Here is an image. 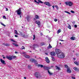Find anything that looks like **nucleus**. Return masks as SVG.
I'll use <instances>...</instances> for the list:
<instances>
[{
    "instance_id": "13",
    "label": "nucleus",
    "mask_w": 79,
    "mask_h": 79,
    "mask_svg": "<svg viewBox=\"0 0 79 79\" xmlns=\"http://www.w3.org/2000/svg\"><path fill=\"white\" fill-rule=\"evenodd\" d=\"M26 18L27 21L28 22H29V21H31V17H30V16H27Z\"/></svg>"
},
{
    "instance_id": "64",
    "label": "nucleus",
    "mask_w": 79,
    "mask_h": 79,
    "mask_svg": "<svg viewBox=\"0 0 79 79\" xmlns=\"http://www.w3.org/2000/svg\"><path fill=\"white\" fill-rule=\"evenodd\" d=\"M35 58H36V56H35Z\"/></svg>"
},
{
    "instance_id": "37",
    "label": "nucleus",
    "mask_w": 79,
    "mask_h": 79,
    "mask_svg": "<svg viewBox=\"0 0 79 79\" xmlns=\"http://www.w3.org/2000/svg\"><path fill=\"white\" fill-rule=\"evenodd\" d=\"M28 69H31V66L28 65Z\"/></svg>"
},
{
    "instance_id": "31",
    "label": "nucleus",
    "mask_w": 79,
    "mask_h": 79,
    "mask_svg": "<svg viewBox=\"0 0 79 79\" xmlns=\"http://www.w3.org/2000/svg\"><path fill=\"white\" fill-rule=\"evenodd\" d=\"M0 23H1V24L2 25V26H4V27H6V25H5L4 24H3V23H2V22H0Z\"/></svg>"
},
{
    "instance_id": "36",
    "label": "nucleus",
    "mask_w": 79,
    "mask_h": 79,
    "mask_svg": "<svg viewBox=\"0 0 79 79\" xmlns=\"http://www.w3.org/2000/svg\"><path fill=\"white\" fill-rule=\"evenodd\" d=\"M10 40H11V41H12V42H15V43H16V42L15 40H14L13 39H10Z\"/></svg>"
},
{
    "instance_id": "17",
    "label": "nucleus",
    "mask_w": 79,
    "mask_h": 79,
    "mask_svg": "<svg viewBox=\"0 0 79 79\" xmlns=\"http://www.w3.org/2000/svg\"><path fill=\"white\" fill-rule=\"evenodd\" d=\"M24 56L26 58H30V56H29L27 55H24Z\"/></svg>"
},
{
    "instance_id": "21",
    "label": "nucleus",
    "mask_w": 79,
    "mask_h": 79,
    "mask_svg": "<svg viewBox=\"0 0 79 79\" xmlns=\"http://www.w3.org/2000/svg\"><path fill=\"white\" fill-rule=\"evenodd\" d=\"M3 44L5 45V46H10V44L7 43H6V44L4 43Z\"/></svg>"
},
{
    "instance_id": "2",
    "label": "nucleus",
    "mask_w": 79,
    "mask_h": 79,
    "mask_svg": "<svg viewBox=\"0 0 79 79\" xmlns=\"http://www.w3.org/2000/svg\"><path fill=\"white\" fill-rule=\"evenodd\" d=\"M6 58L7 59H8V60H12L13 59H15V58H16V57L15 56H6Z\"/></svg>"
},
{
    "instance_id": "58",
    "label": "nucleus",
    "mask_w": 79,
    "mask_h": 79,
    "mask_svg": "<svg viewBox=\"0 0 79 79\" xmlns=\"http://www.w3.org/2000/svg\"><path fill=\"white\" fill-rule=\"evenodd\" d=\"M60 40L61 41H63V40Z\"/></svg>"
},
{
    "instance_id": "62",
    "label": "nucleus",
    "mask_w": 79,
    "mask_h": 79,
    "mask_svg": "<svg viewBox=\"0 0 79 79\" xmlns=\"http://www.w3.org/2000/svg\"><path fill=\"white\" fill-rule=\"evenodd\" d=\"M23 37H24V34H23Z\"/></svg>"
},
{
    "instance_id": "46",
    "label": "nucleus",
    "mask_w": 79,
    "mask_h": 79,
    "mask_svg": "<svg viewBox=\"0 0 79 79\" xmlns=\"http://www.w3.org/2000/svg\"><path fill=\"white\" fill-rule=\"evenodd\" d=\"M6 11H8V8L6 7Z\"/></svg>"
},
{
    "instance_id": "53",
    "label": "nucleus",
    "mask_w": 79,
    "mask_h": 79,
    "mask_svg": "<svg viewBox=\"0 0 79 79\" xmlns=\"http://www.w3.org/2000/svg\"><path fill=\"white\" fill-rule=\"evenodd\" d=\"M53 67H54L53 66H51L50 67L51 68H53Z\"/></svg>"
},
{
    "instance_id": "52",
    "label": "nucleus",
    "mask_w": 79,
    "mask_h": 79,
    "mask_svg": "<svg viewBox=\"0 0 79 79\" xmlns=\"http://www.w3.org/2000/svg\"><path fill=\"white\" fill-rule=\"evenodd\" d=\"M18 53V52H16V51H15V54H16V53Z\"/></svg>"
},
{
    "instance_id": "55",
    "label": "nucleus",
    "mask_w": 79,
    "mask_h": 79,
    "mask_svg": "<svg viewBox=\"0 0 79 79\" xmlns=\"http://www.w3.org/2000/svg\"><path fill=\"white\" fill-rule=\"evenodd\" d=\"M73 60H76V58H73Z\"/></svg>"
},
{
    "instance_id": "57",
    "label": "nucleus",
    "mask_w": 79,
    "mask_h": 79,
    "mask_svg": "<svg viewBox=\"0 0 79 79\" xmlns=\"http://www.w3.org/2000/svg\"><path fill=\"white\" fill-rule=\"evenodd\" d=\"M20 34L21 35H23V34H22V33H21Z\"/></svg>"
},
{
    "instance_id": "41",
    "label": "nucleus",
    "mask_w": 79,
    "mask_h": 79,
    "mask_svg": "<svg viewBox=\"0 0 79 79\" xmlns=\"http://www.w3.org/2000/svg\"><path fill=\"white\" fill-rule=\"evenodd\" d=\"M54 21H55V22H56V21H58V19H54Z\"/></svg>"
},
{
    "instance_id": "49",
    "label": "nucleus",
    "mask_w": 79,
    "mask_h": 79,
    "mask_svg": "<svg viewBox=\"0 0 79 79\" xmlns=\"http://www.w3.org/2000/svg\"><path fill=\"white\" fill-rule=\"evenodd\" d=\"M72 77V79H76L75 77Z\"/></svg>"
},
{
    "instance_id": "35",
    "label": "nucleus",
    "mask_w": 79,
    "mask_h": 79,
    "mask_svg": "<svg viewBox=\"0 0 79 79\" xmlns=\"http://www.w3.org/2000/svg\"><path fill=\"white\" fill-rule=\"evenodd\" d=\"M64 13H68V14H69V15H71V13L68 11H64Z\"/></svg>"
},
{
    "instance_id": "4",
    "label": "nucleus",
    "mask_w": 79,
    "mask_h": 79,
    "mask_svg": "<svg viewBox=\"0 0 79 79\" xmlns=\"http://www.w3.org/2000/svg\"><path fill=\"white\" fill-rule=\"evenodd\" d=\"M65 4L68 6L69 5V6H72L73 5V3L71 1H66L65 2Z\"/></svg>"
},
{
    "instance_id": "28",
    "label": "nucleus",
    "mask_w": 79,
    "mask_h": 79,
    "mask_svg": "<svg viewBox=\"0 0 79 79\" xmlns=\"http://www.w3.org/2000/svg\"><path fill=\"white\" fill-rule=\"evenodd\" d=\"M35 16L36 19H39V16H38V15H35Z\"/></svg>"
},
{
    "instance_id": "59",
    "label": "nucleus",
    "mask_w": 79,
    "mask_h": 79,
    "mask_svg": "<svg viewBox=\"0 0 79 79\" xmlns=\"http://www.w3.org/2000/svg\"><path fill=\"white\" fill-rule=\"evenodd\" d=\"M46 55H48V53H45Z\"/></svg>"
},
{
    "instance_id": "3",
    "label": "nucleus",
    "mask_w": 79,
    "mask_h": 79,
    "mask_svg": "<svg viewBox=\"0 0 79 79\" xmlns=\"http://www.w3.org/2000/svg\"><path fill=\"white\" fill-rule=\"evenodd\" d=\"M44 68L45 70H47L48 71V73L49 74V75H52L53 74V73H51L50 71H49V70H48L49 69H51V67H50L44 66Z\"/></svg>"
},
{
    "instance_id": "19",
    "label": "nucleus",
    "mask_w": 79,
    "mask_h": 79,
    "mask_svg": "<svg viewBox=\"0 0 79 79\" xmlns=\"http://www.w3.org/2000/svg\"><path fill=\"white\" fill-rule=\"evenodd\" d=\"M71 40H75V37H72L70 38Z\"/></svg>"
},
{
    "instance_id": "60",
    "label": "nucleus",
    "mask_w": 79,
    "mask_h": 79,
    "mask_svg": "<svg viewBox=\"0 0 79 79\" xmlns=\"http://www.w3.org/2000/svg\"><path fill=\"white\" fill-rule=\"evenodd\" d=\"M3 59H5V57H3Z\"/></svg>"
},
{
    "instance_id": "29",
    "label": "nucleus",
    "mask_w": 79,
    "mask_h": 79,
    "mask_svg": "<svg viewBox=\"0 0 79 79\" xmlns=\"http://www.w3.org/2000/svg\"><path fill=\"white\" fill-rule=\"evenodd\" d=\"M69 25L68 26V27L69 29H71V27L70 25L69 24Z\"/></svg>"
},
{
    "instance_id": "45",
    "label": "nucleus",
    "mask_w": 79,
    "mask_h": 79,
    "mask_svg": "<svg viewBox=\"0 0 79 79\" xmlns=\"http://www.w3.org/2000/svg\"><path fill=\"white\" fill-rule=\"evenodd\" d=\"M74 27H75V28H77V25H75Z\"/></svg>"
},
{
    "instance_id": "27",
    "label": "nucleus",
    "mask_w": 79,
    "mask_h": 79,
    "mask_svg": "<svg viewBox=\"0 0 79 79\" xmlns=\"http://www.w3.org/2000/svg\"><path fill=\"white\" fill-rule=\"evenodd\" d=\"M30 61L31 62H34V61H35V59H31L30 60Z\"/></svg>"
},
{
    "instance_id": "23",
    "label": "nucleus",
    "mask_w": 79,
    "mask_h": 79,
    "mask_svg": "<svg viewBox=\"0 0 79 79\" xmlns=\"http://www.w3.org/2000/svg\"><path fill=\"white\" fill-rule=\"evenodd\" d=\"M64 66L65 68H66L67 69L69 68V66H68V65L66 64L64 65Z\"/></svg>"
},
{
    "instance_id": "1",
    "label": "nucleus",
    "mask_w": 79,
    "mask_h": 79,
    "mask_svg": "<svg viewBox=\"0 0 79 79\" xmlns=\"http://www.w3.org/2000/svg\"><path fill=\"white\" fill-rule=\"evenodd\" d=\"M57 56L59 58H60V59H63L65 57L64 53L62 52L58 54Z\"/></svg>"
},
{
    "instance_id": "39",
    "label": "nucleus",
    "mask_w": 79,
    "mask_h": 79,
    "mask_svg": "<svg viewBox=\"0 0 79 79\" xmlns=\"http://www.w3.org/2000/svg\"><path fill=\"white\" fill-rule=\"evenodd\" d=\"M57 32H58V33H60V32H61V30H60V29H59V30L57 31Z\"/></svg>"
},
{
    "instance_id": "20",
    "label": "nucleus",
    "mask_w": 79,
    "mask_h": 79,
    "mask_svg": "<svg viewBox=\"0 0 79 79\" xmlns=\"http://www.w3.org/2000/svg\"><path fill=\"white\" fill-rule=\"evenodd\" d=\"M56 69H58V70H60V68L57 66H56Z\"/></svg>"
},
{
    "instance_id": "44",
    "label": "nucleus",
    "mask_w": 79,
    "mask_h": 79,
    "mask_svg": "<svg viewBox=\"0 0 79 79\" xmlns=\"http://www.w3.org/2000/svg\"><path fill=\"white\" fill-rule=\"evenodd\" d=\"M71 13H74V11L73 10H71Z\"/></svg>"
},
{
    "instance_id": "18",
    "label": "nucleus",
    "mask_w": 79,
    "mask_h": 79,
    "mask_svg": "<svg viewBox=\"0 0 79 79\" xmlns=\"http://www.w3.org/2000/svg\"><path fill=\"white\" fill-rule=\"evenodd\" d=\"M12 44L15 47H18V44L16 43H13Z\"/></svg>"
},
{
    "instance_id": "40",
    "label": "nucleus",
    "mask_w": 79,
    "mask_h": 79,
    "mask_svg": "<svg viewBox=\"0 0 79 79\" xmlns=\"http://www.w3.org/2000/svg\"><path fill=\"white\" fill-rule=\"evenodd\" d=\"M2 18L3 19H6V17L5 16H3L2 17Z\"/></svg>"
},
{
    "instance_id": "14",
    "label": "nucleus",
    "mask_w": 79,
    "mask_h": 79,
    "mask_svg": "<svg viewBox=\"0 0 79 79\" xmlns=\"http://www.w3.org/2000/svg\"><path fill=\"white\" fill-rule=\"evenodd\" d=\"M50 55H51L52 56H55V52L53 51L51 52L50 53Z\"/></svg>"
},
{
    "instance_id": "34",
    "label": "nucleus",
    "mask_w": 79,
    "mask_h": 79,
    "mask_svg": "<svg viewBox=\"0 0 79 79\" xmlns=\"http://www.w3.org/2000/svg\"><path fill=\"white\" fill-rule=\"evenodd\" d=\"M55 7L56 8L57 10H58V9H59V8H58V6L57 5H55Z\"/></svg>"
},
{
    "instance_id": "26",
    "label": "nucleus",
    "mask_w": 79,
    "mask_h": 79,
    "mask_svg": "<svg viewBox=\"0 0 79 79\" xmlns=\"http://www.w3.org/2000/svg\"><path fill=\"white\" fill-rule=\"evenodd\" d=\"M33 62H34V64H37V61L36 60H35Z\"/></svg>"
},
{
    "instance_id": "43",
    "label": "nucleus",
    "mask_w": 79,
    "mask_h": 79,
    "mask_svg": "<svg viewBox=\"0 0 79 79\" xmlns=\"http://www.w3.org/2000/svg\"><path fill=\"white\" fill-rule=\"evenodd\" d=\"M52 61H55V58H54V57H52Z\"/></svg>"
},
{
    "instance_id": "48",
    "label": "nucleus",
    "mask_w": 79,
    "mask_h": 79,
    "mask_svg": "<svg viewBox=\"0 0 79 79\" xmlns=\"http://www.w3.org/2000/svg\"><path fill=\"white\" fill-rule=\"evenodd\" d=\"M52 7L53 9H54L55 8V6H52Z\"/></svg>"
},
{
    "instance_id": "7",
    "label": "nucleus",
    "mask_w": 79,
    "mask_h": 79,
    "mask_svg": "<svg viewBox=\"0 0 79 79\" xmlns=\"http://www.w3.org/2000/svg\"><path fill=\"white\" fill-rule=\"evenodd\" d=\"M35 76L36 78H39V76H40V74L39 72H35Z\"/></svg>"
},
{
    "instance_id": "16",
    "label": "nucleus",
    "mask_w": 79,
    "mask_h": 79,
    "mask_svg": "<svg viewBox=\"0 0 79 79\" xmlns=\"http://www.w3.org/2000/svg\"><path fill=\"white\" fill-rule=\"evenodd\" d=\"M67 72L68 73H71V70L70 69V68H69L67 69Z\"/></svg>"
},
{
    "instance_id": "47",
    "label": "nucleus",
    "mask_w": 79,
    "mask_h": 79,
    "mask_svg": "<svg viewBox=\"0 0 79 79\" xmlns=\"http://www.w3.org/2000/svg\"><path fill=\"white\" fill-rule=\"evenodd\" d=\"M72 23H73V24H75V21L73 22H72Z\"/></svg>"
},
{
    "instance_id": "33",
    "label": "nucleus",
    "mask_w": 79,
    "mask_h": 79,
    "mask_svg": "<svg viewBox=\"0 0 79 79\" xmlns=\"http://www.w3.org/2000/svg\"><path fill=\"white\" fill-rule=\"evenodd\" d=\"M15 33L16 34V35H18V33L17 31L15 30Z\"/></svg>"
},
{
    "instance_id": "11",
    "label": "nucleus",
    "mask_w": 79,
    "mask_h": 79,
    "mask_svg": "<svg viewBox=\"0 0 79 79\" xmlns=\"http://www.w3.org/2000/svg\"><path fill=\"white\" fill-rule=\"evenodd\" d=\"M45 60L47 63H50V60H49V59H48L47 57H46L45 58Z\"/></svg>"
},
{
    "instance_id": "30",
    "label": "nucleus",
    "mask_w": 79,
    "mask_h": 79,
    "mask_svg": "<svg viewBox=\"0 0 79 79\" xmlns=\"http://www.w3.org/2000/svg\"><path fill=\"white\" fill-rule=\"evenodd\" d=\"M52 48V47L51 46V45H50V44H49V46L48 47V48Z\"/></svg>"
},
{
    "instance_id": "6",
    "label": "nucleus",
    "mask_w": 79,
    "mask_h": 79,
    "mask_svg": "<svg viewBox=\"0 0 79 79\" xmlns=\"http://www.w3.org/2000/svg\"><path fill=\"white\" fill-rule=\"evenodd\" d=\"M56 54L57 55V56L58 54H60V53H61V50L58 49H56Z\"/></svg>"
},
{
    "instance_id": "50",
    "label": "nucleus",
    "mask_w": 79,
    "mask_h": 79,
    "mask_svg": "<svg viewBox=\"0 0 79 79\" xmlns=\"http://www.w3.org/2000/svg\"><path fill=\"white\" fill-rule=\"evenodd\" d=\"M15 37H18V35H15Z\"/></svg>"
},
{
    "instance_id": "12",
    "label": "nucleus",
    "mask_w": 79,
    "mask_h": 79,
    "mask_svg": "<svg viewBox=\"0 0 79 79\" xmlns=\"http://www.w3.org/2000/svg\"><path fill=\"white\" fill-rule=\"evenodd\" d=\"M44 4L47 5V6H52V5L50 4V3L48 2H44Z\"/></svg>"
},
{
    "instance_id": "8",
    "label": "nucleus",
    "mask_w": 79,
    "mask_h": 79,
    "mask_svg": "<svg viewBox=\"0 0 79 79\" xmlns=\"http://www.w3.org/2000/svg\"><path fill=\"white\" fill-rule=\"evenodd\" d=\"M39 46L37 44H34L33 45V50H35V48H37V47H39Z\"/></svg>"
},
{
    "instance_id": "51",
    "label": "nucleus",
    "mask_w": 79,
    "mask_h": 79,
    "mask_svg": "<svg viewBox=\"0 0 79 79\" xmlns=\"http://www.w3.org/2000/svg\"><path fill=\"white\" fill-rule=\"evenodd\" d=\"M40 34L41 35H43V34H42V33L41 32L40 33Z\"/></svg>"
},
{
    "instance_id": "25",
    "label": "nucleus",
    "mask_w": 79,
    "mask_h": 79,
    "mask_svg": "<svg viewBox=\"0 0 79 79\" xmlns=\"http://www.w3.org/2000/svg\"><path fill=\"white\" fill-rule=\"evenodd\" d=\"M38 66L39 67H41V68H43L44 67V66L43 65H40V64H38Z\"/></svg>"
},
{
    "instance_id": "63",
    "label": "nucleus",
    "mask_w": 79,
    "mask_h": 79,
    "mask_svg": "<svg viewBox=\"0 0 79 79\" xmlns=\"http://www.w3.org/2000/svg\"><path fill=\"white\" fill-rule=\"evenodd\" d=\"M34 20H35V18H34Z\"/></svg>"
},
{
    "instance_id": "15",
    "label": "nucleus",
    "mask_w": 79,
    "mask_h": 79,
    "mask_svg": "<svg viewBox=\"0 0 79 79\" xmlns=\"http://www.w3.org/2000/svg\"><path fill=\"white\" fill-rule=\"evenodd\" d=\"M0 60L1 62L3 64H6L5 63V60H2V59H1Z\"/></svg>"
},
{
    "instance_id": "61",
    "label": "nucleus",
    "mask_w": 79,
    "mask_h": 79,
    "mask_svg": "<svg viewBox=\"0 0 79 79\" xmlns=\"http://www.w3.org/2000/svg\"><path fill=\"white\" fill-rule=\"evenodd\" d=\"M48 39L49 40H50V38H48Z\"/></svg>"
},
{
    "instance_id": "56",
    "label": "nucleus",
    "mask_w": 79,
    "mask_h": 79,
    "mask_svg": "<svg viewBox=\"0 0 79 79\" xmlns=\"http://www.w3.org/2000/svg\"><path fill=\"white\" fill-rule=\"evenodd\" d=\"M24 79H26V77H24Z\"/></svg>"
},
{
    "instance_id": "38",
    "label": "nucleus",
    "mask_w": 79,
    "mask_h": 79,
    "mask_svg": "<svg viewBox=\"0 0 79 79\" xmlns=\"http://www.w3.org/2000/svg\"><path fill=\"white\" fill-rule=\"evenodd\" d=\"M74 63H75V64H76V65H78V63L76 61L74 62Z\"/></svg>"
},
{
    "instance_id": "42",
    "label": "nucleus",
    "mask_w": 79,
    "mask_h": 79,
    "mask_svg": "<svg viewBox=\"0 0 79 79\" xmlns=\"http://www.w3.org/2000/svg\"><path fill=\"white\" fill-rule=\"evenodd\" d=\"M35 35H33V40H35Z\"/></svg>"
},
{
    "instance_id": "10",
    "label": "nucleus",
    "mask_w": 79,
    "mask_h": 79,
    "mask_svg": "<svg viewBox=\"0 0 79 79\" xmlns=\"http://www.w3.org/2000/svg\"><path fill=\"white\" fill-rule=\"evenodd\" d=\"M35 23L38 24L39 26H40V22L39 20H37L35 21Z\"/></svg>"
},
{
    "instance_id": "24",
    "label": "nucleus",
    "mask_w": 79,
    "mask_h": 79,
    "mask_svg": "<svg viewBox=\"0 0 79 79\" xmlns=\"http://www.w3.org/2000/svg\"><path fill=\"white\" fill-rule=\"evenodd\" d=\"M73 69L76 71H78V69H77V67H74Z\"/></svg>"
},
{
    "instance_id": "22",
    "label": "nucleus",
    "mask_w": 79,
    "mask_h": 79,
    "mask_svg": "<svg viewBox=\"0 0 79 79\" xmlns=\"http://www.w3.org/2000/svg\"><path fill=\"white\" fill-rule=\"evenodd\" d=\"M40 45H41V46H43V45H45V43L44 42H42L40 44Z\"/></svg>"
},
{
    "instance_id": "9",
    "label": "nucleus",
    "mask_w": 79,
    "mask_h": 79,
    "mask_svg": "<svg viewBox=\"0 0 79 79\" xmlns=\"http://www.w3.org/2000/svg\"><path fill=\"white\" fill-rule=\"evenodd\" d=\"M34 2H35L37 3H38V4H39L40 3H44V2H42L40 0H38V2H37V1H36V0H35L34 1Z\"/></svg>"
},
{
    "instance_id": "54",
    "label": "nucleus",
    "mask_w": 79,
    "mask_h": 79,
    "mask_svg": "<svg viewBox=\"0 0 79 79\" xmlns=\"http://www.w3.org/2000/svg\"><path fill=\"white\" fill-rule=\"evenodd\" d=\"M22 53H23V54H26V52H23Z\"/></svg>"
},
{
    "instance_id": "5",
    "label": "nucleus",
    "mask_w": 79,
    "mask_h": 79,
    "mask_svg": "<svg viewBox=\"0 0 79 79\" xmlns=\"http://www.w3.org/2000/svg\"><path fill=\"white\" fill-rule=\"evenodd\" d=\"M15 12H17V15H20V18H21V10L19 9L16 11Z\"/></svg>"
},
{
    "instance_id": "32",
    "label": "nucleus",
    "mask_w": 79,
    "mask_h": 79,
    "mask_svg": "<svg viewBox=\"0 0 79 79\" xmlns=\"http://www.w3.org/2000/svg\"><path fill=\"white\" fill-rule=\"evenodd\" d=\"M21 50H24V49H25V47L23 46H22V47L20 48Z\"/></svg>"
}]
</instances>
